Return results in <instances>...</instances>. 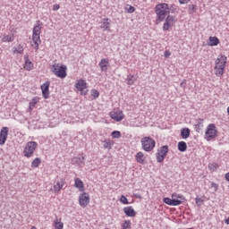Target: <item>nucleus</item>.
Wrapping results in <instances>:
<instances>
[{
	"mask_svg": "<svg viewBox=\"0 0 229 229\" xmlns=\"http://www.w3.org/2000/svg\"><path fill=\"white\" fill-rule=\"evenodd\" d=\"M182 199H183V195L174 192L172 199L165 197L163 199V201L165 205H169V207H178L182 205Z\"/></svg>",
	"mask_w": 229,
	"mask_h": 229,
	"instance_id": "5",
	"label": "nucleus"
},
{
	"mask_svg": "<svg viewBox=\"0 0 229 229\" xmlns=\"http://www.w3.org/2000/svg\"><path fill=\"white\" fill-rule=\"evenodd\" d=\"M51 72L55 74L57 78L64 80L67 78V65L60 64L58 63H54L50 67Z\"/></svg>",
	"mask_w": 229,
	"mask_h": 229,
	"instance_id": "4",
	"label": "nucleus"
},
{
	"mask_svg": "<svg viewBox=\"0 0 229 229\" xmlns=\"http://www.w3.org/2000/svg\"><path fill=\"white\" fill-rule=\"evenodd\" d=\"M40 101V98L38 97H34L29 103V108L27 109V112H29L30 114H31L33 112V109L35 108V106H37V105L39 103Z\"/></svg>",
	"mask_w": 229,
	"mask_h": 229,
	"instance_id": "17",
	"label": "nucleus"
},
{
	"mask_svg": "<svg viewBox=\"0 0 229 229\" xmlns=\"http://www.w3.org/2000/svg\"><path fill=\"white\" fill-rule=\"evenodd\" d=\"M227 114H228V115H229V106L227 107Z\"/></svg>",
	"mask_w": 229,
	"mask_h": 229,
	"instance_id": "47",
	"label": "nucleus"
},
{
	"mask_svg": "<svg viewBox=\"0 0 229 229\" xmlns=\"http://www.w3.org/2000/svg\"><path fill=\"white\" fill-rule=\"evenodd\" d=\"M89 203H90V195H89V193L82 191V193H81L79 195V205L80 207H82V208H85Z\"/></svg>",
	"mask_w": 229,
	"mask_h": 229,
	"instance_id": "13",
	"label": "nucleus"
},
{
	"mask_svg": "<svg viewBox=\"0 0 229 229\" xmlns=\"http://www.w3.org/2000/svg\"><path fill=\"white\" fill-rule=\"evenodd\" d=\"M225 180L226 182H229V173L225 174Z\"/></svg>",
	"mask_w": 229,
	"mask_h": 229,
	"instance_id": "45",
	"label": "nucleus"
},
{
	"mask_svg": "<svg viewBox=\"0 0 229 229\" xmlns=\"http://www.w3.org/2000/svg\"><path fill=\"white\" fill-rule=\"evenodd\" d=\"M208 46H210V47H215V46H219V38L216 36L212 37L210 36L209 38H208Z\"/></svg>",
	"mask_w": 229,
	"mask_h": 229,
	"instance_id": "23",
	"label": "nucleus"
},
{
	"mask_svg": "<svg viewBox=\"0 0 229 229\" xmlns=\"http://www.w3.org/2000/svg\"><path fill=\"white\" fill-rule=\"evenodd\" d=\"M228 62V57L225 55H220L215 60V76H217V78H221L223 74H225V70L226 69V64Z\"/></svg>",
	"mask_w": 229,
	"mask_h": 229,
	"instance_id": "3",
	"label": "nucleus"
},
{
	"mask_svg": "<svg viewBox=\"0 0 229 229\" xmlns=\"http://www.w3.org/2000/svg\"><path fill=\"white\" fill-rule=\"evenodd\" d=\"M30 229H37V227L36 226H32Z\"/></svg>",
	"mask_w": 229,
	"mask_h": 229,
	"instance_id": "48",
	"label": "nucleus"
},
{
	"mask_svg": "<svg viewBox=\"0 0 229 229\" xmlns=\"http://www.w3.org/2000/svg\"><path fill=\"white\" fill-rule=\"evenodd\" d=\"M111 119L116 123H121L124 119V113L122 110L114 109L109 113Z\"/></svg>",
	"mask_w": 229,
	"mask_h": 229,
	"instance_id": "14",
	"label": "nucleus"
},
{
	"mask_svg": "<svg viewBox=\"0 0 229 229\" xmlns=\"http://www.w3.org/2000/svg\"><path fill=\"white\" fill-rule=\"evenodd\" d=\"M191 0H179L180 4H187V3H190Z\"/></svg>",
	"mask_w": 229,
	"mask_h": 229,
	"instance_id": "44",
	"label": "nucleus"
},
{
	"mask_svg": "<svg viewBox=\"0 0 229 229\" xmlns=\"http://www.w3.org/2000/svg\"><path fill=\"white\" fill-rule=\"evenodd\" d=\"M23 69H25V71H31L33 69V63L30 61V58L28 56L25 57V64Z\"/></svg>",
	"mask_w": 229,
	"mask_h": 229,
	"instance_id": "24",
	"label": "nucleus"
},
{
	"mask_svg": "<svg viewBox=\"0 0 229 229\" xmlns=\"http://www.w3.org/2000/svg\"><path fill=\"white\" fill-rule=\"evenodd\" d=\"M155 13L157 24L164 22V21H165V17L171 13L169 11V4L165 3L157 4L155 7Z\"/></svg>",
	"mask_w": 229,
	"mask_h": 229,
	"instance_id": "1",
	"label": "nucleus"
},
{
	"mask_svg": "<svg viewBox=\"0 0 229 229\" xmlns=\"http://www.w3.org/2000/svg\"><path fill=\"white\" fill-rule=\"evenodd\" d=\"M156 144L157 142H155V140L149 137H144L141 139V146L144 151H153V149H155Z\"/></svg>",
	"mask_w": 229,
	"mask_h": 229,
	"instance_id": "7",
	"label": "nucleus"
},
{
	"mask_svg": "<svg viewBox=\"0 0 229 229\" xmlns=\"http://www.w3.org/2000/svg\"><path fill=\"white\" fill-rule=\"evenodd\" d=\"M53 10H54V12L60 10V4H54Z\"/></svg>",
	"mask_w": 229,
	"mask_h": 229,
	"instance_id": "43",
	"label": "nucleus"
},
{
	"mask_svg": "<svg viewBox=\"0 0 229 229\" xmlns=\"http://www.w3.org/2000/svg\"><path fill=\"white\" fill-rule=\"evenodd\" d=\"M22 53H24V47H22L21 45H19V46L13 50V54H14V55H22Z\"/></svg>",
	"mask_w": 229,
	"mask_h": 229,
	"instance_id": "34",
	"label": "nucleus"
},
{
	"mask_svg": "<svg viewBox=\"0 0 229 229\" xmlns=\"http://www.w3.org/2000/svg\"><path fill=\"white\" fill-rule=\"evenodd\" d=\"M65 187V178L57 177L53 183L52 188L50 189L51 192L54 194H58L62 189Z\"/></svg>",
	"mask_w": 229,
	"mask_h": 229,
	"instance_id": "9",
	"label": "nucleus"
},
{
	"mask_svg": "<svg viewBox=\"0 0 229 229\" xmlns=\"http://www.w3.org/2000/svg\"><path fill=\"white\" fill-rule=\"evenodd\" d=\"M183 85V82L181 83V87Z\"/></svg>",
	"mask_w": 229,
	"mask_h": 229,
	"instance_id": "49",
	"label": "nucleus"
},
{
	"mask_svg": "<svg viewBox=\"0 0 229 229\" xmlns=\"http://www.w3.org/2000/svg\"><path fill=\"white\" fill-rule=\"evenodd\" d=\"M42 26H44V24L40 21H38L33 27L32 41L30 42V46L33 47V49H35V51H38V47L40 44H42V40H40Z\"/></svg>",
	"mask_w": 229,
	"mask_h": 229,
	"instance_id": "2",
	"label": "nucleus"
},
{
	"mask_svg": "<svg viewBox=\"0 0 229 229\" xmlns=\"http://www.w3.org/2000/svg\"><path fill=\"white\" fill-rule=\"evenodd\" d=\"M178 149L181 152L187 151V143H185V141H179Z\"/></svg>",
	"mask_w": 229,
	"mask_h": 229,
	"instance_id": "33",
	"label": "nucleus"
},
{
	"mask_svg": "<svg viewBox=\"0 0 229 229\" xmlns=\"http://www.w3.org/2000/svg\"><path fill=\"white\" fill-rule=\"evenodd\" d=\"M54 228L64 229V222H62V218H55L54 220Z\"/></svg>",
	"mask_w": 229,
	"mask_h": 229,
	"instance_id": "25",
	"label": "nucleus"
},
{
	"mask_svg": "<svg viewBox=\"0 0 229 229\" xmlns=\"http://www.w3.org/2000/svg\"><path fill=\"white\" fill-rule=\"evenodd\" d=\"M51 85V82L49 81H46L41 85V91L43 94V98L45 99H47L49 98V87Z\"/></svg>",
	"mask_w": 229,
	"mask_h": 229,
	"instance_id": "16",
	"label": "nucleus"
},
{
	"mask_svg": "<svg viewBox=\"0 0 229 229\" xmlns=\"http://www.w3.org/2000/svg\"><path fill=\"white\" fill-rule=\"evenodd\" d=\"M164 56H165V58H169V56H171V51L165 50L164 52Z\"/></svg>",
	"mask_w": 229,
	"mask_h": 229,
	"instance_id": "42",
	"label": "nucleus"
},
{
	"mask_svg": "<svg viewBox=\"0 0 229 229\" xmlns=\"http://www.w3.org/2000/svg\"><path fill=\"white\" fill-rule=\"evenodd\" d=\"M136 198H139V199H141V197H140V196L136 195Z\"/></svg>",
	"mask_w": 229,
	"mask_h": 229,
	"instance_id": "46",
	"label": "nucleus"
},
{
	"mask_svg": "<svg viewBox=\"0 0 229 229\" xmlns=\"http://www.w3.org/2000/svg\"><path fill=\"white\" fill-rule=\"evenodd\" d=\"M75 89L81 92V96H87V94H89V89H87V81L85 80H78L75 83Z\"/></svg>",
	"mask_w": 229,
	"mask_h": 229,
	"instance_id": "11",
	"label": "nucleus"
},
{
	"mask_svg": "<svg viewBox=\"0 0 229 229\" xmlns=\"http://www.w3.org/2000/svg\"><path fill=\"white\" fill-rule=\"evenodd\" d=\"M103 146H104L105 149H112V146H114V141H112L110 140H105L103 141Z\"/></svg>",
	"mask_w": 229,
	"mask_h": 229,
	"instance_id": "31",
	"label": "nucleus"
},
{
	"mask_svg": "<svg viewBox=\"0 0 229 229\" xmlns=\"http://www.w3.org/2000/svg\"><path fill=\"white\" fill-rule=\"evenodd\" d=\"M108 64H110V61L106 58L101 59L98 65L102 71V72H106L108 71Z\"/></svg>",
	"mask_w": 229,
	"mask_h": 229,
	"instance_id": "21",
	"label": "nucleus"
},
{
	"mask_svg": "<svg viewBox=\"0 0 229 229\" xmlns=\"http://www.w3.org/2000/svg\"><path fill=\"white\" fill-rule=\"evenodd\" d=\"M42 164V159L40 157H36L32 162H31V167L32 169H37Z\"/></svg>",
	"mask_w": 229,
	"mask_h": 229,
	"instance_id": "29",
	"label": "nucleus"
},
{
	"mask_svg": "<svg viewBox=\"0 0 229 229\" xmlns=\"http://www.w3.org/2000/svg\"><path fill=\"white\" fill-rule=\"evenodd\" d=\"M135 160L138 164H141L142 165H144V164H146V156L143 152H138L135 155Z\"/></svg>",
	"mask_w": 229,
	"mask_h": 229,
	"instance_id": "22",
	"label": "nucleus"
},
{
	"mask_svg": "<svg viewBox=\"0 0 229 229\" xmlns=\"http://www.w3.org/2000/svg\"><path fill=\"white\" fill-rule=\"evenodd\" d=\"M37 148H38V143L36 141H29L25 145V148L23 149V156L26 158H31L33 157L35 151H37Z\"/></svg>",
	"mask_w": 229,
	"mask_h": 229,
	"instance_id": "6",
	"label": "nucleus"
},
{
	"mask_svg": "<svg viewBox=\"0 0 229 229\" xmlns=\"http://www.w3.org/2000/svg\"><path fill=\"white\" fill-rule=\"evenodd\" d=\"M8 140V127H3L0 131V146H4Z\"/></svg>",
	"mask_w": 229,
	"mask_h": 229,
	"instance_id": "15",
	"label": "nucleus"
},
{
	"mask_svg": "<svg viewBox=\"0 0 229 229\" xmlns=\"http://www.w3.org/2000/svg\"><path fill=\"white\" fill-rule=\"evenodd\" d=\"M191 136V130L189 128H182L181 131V137L183 139H189Z\"/></svg>",
	"mask_w": 229,
	"mask_h": 229,
	"instance_id": "26",
	"label": "nucleus"
},
{
	"mask_svg": "<svg viewBox=\"0 0 229 229\" xmlns=\"http://www.w3.org/2000/svg\"><path fill=\"white\" fill-rule=\"evenodd\" d=\"M15 40V36L13 34L4 35L2 38V42H13Z\"/></svg>",
	"mask_w": 229,
	"mask_h": 229,
	"instance_id": "30",
	"label": "nucleus"
},
{
	"mask_svg": "<svg viewBox=\"0 0 229 229\" xmlns=\"http://www.w3.org/2000/svg\"><path fill=\"white\" fill-rule=\"evenodd\" d=\"M91 96L92 98H94V99H98V98H99V91H98L97 89H92Z\"/></svg>",
	"mask_w": 229,
	"mask_h": 229,
	"instance_id": "39",
	"label": "nucleus"
},
{
	"mask_svg": "<svg viewBox=\"0 0 229 229\" xmlns=\"http://www.w3.org/2000/svg\"><path fill=\"white\" fill-rule=\"evenodd\" d=\"M216 137H217V129L216 128V124L210 123L206 129L205 139L210 142V140H213Z\"/></svg>",
	"mask_w": 229,
	"mask_h": 229,
	"instance_id": "8",
	"label": "nucleus"
},
{
	"mask_svg": "<svg viewBox=\"0 0 229 229\" xmlns=\"http://www.w3.org/2000/svg\"><path fill=\"white\" fill-rule=\"evenodd\" d=\"M125 11L127 12V13H133V12H135V7L130 4H126Z\"/></svg>",
	"mask_w": 229,
	"mask_h": 229,
	"instance_id": "36",
	"label": "nucleus"
},
{
	"mask_svg": "<svg viewBox=\"0 0 229 229\" xmlns=\"http://www.w3.org/2000/svg\"><path fill=\"white\" fill-rule=\"evenodd\" d=\"M120 201L123 203V205H129L130 204V202L128 201V199L124 195L121 196Z\"/></svg>",
	"mask_w": 229,
	"mask_h": 229,
	"instance_id": "38",
	"label": "nucleus"
},
{
	"mask_svg": "<svg viewBox=\"0 0 229 229\" xmlns=\"http://www.w3.org/2000/svg\"><path fill=\"white\" fill-rule=\"evenodd\" d=\"M111 22L112 21L108 18L103 19L100 25L101 30H104V31H110Z\"/></svg>",
	"mask_w": 229,
	"mask_h": 229,
	"instance_id": "20",
	"label": "nucleus"
},
{
	"mask_svg": "<svg viewBox=\"0 0 229 229\" xmlns=\"http://www.w3.org/2000/svg\"><path fill=\"white\" fill-rule=\"evenodd\" d=\"M189 12L190 13H194V12H196V5L191 4L189 8Z\"/></svg>",
	"mask_w": 229,
	"mask_h": 229,
	"instance_id": "41",
	"label": "nucleus"
},
{
	"mask_svg": "<svg viewBox=\"0 0 229 229\" xmlns=\"http://www.w3.org/2000/svg\"><path fill=\"white\" fill-rule=\"evenodd\" d=\"M211 187L214 189L215 192H217V190L219 189V184L216 182H211Z\"/></svg>",
	"mask_w": 229,
	"mask_h": 229,
	"instance_id": "40",
	"label": "nucleus"
},
{
	"mask_svg": "<svg viewBox=\"0 0 229 229\" xmlns=\"http://www.w3.org/2000/svg\"><path fill=\"white\" fill-rule=\"evenodd\" d=\"M111 137H113V139H121V131H114L111 133Z\"/></svg>",
	"mask_w": 229,
	"mask_h": 229,
	"instance_id": "37",
	"label": "nucleus"
},
{
	"mask_svg": "<svg viewBox=\"0 0 229 229\" xmlns=\"http://www.w3.org/2000/svg\"><path fill=\"white\" fill-rule=\"evenodd\" d=\"M123 212L128 217H135L137 216V212H135V209L131 206L123 208Z\"/></svg>",
	"mask_w": 229,
	"mask_h": 229,
	"instance_id": "19",
	"label": "nucleus"
},
{
	"mask_svg": "<svg viewBox=\"0 0 229 229\" xmlns=\"http://www.w3.org/2000/svg\"><path fill=\"white\" fill-rule=\"evenodd\" d=\"M122 229H131V221L124 220L122 225Z\"/></svg>",
	"mask_w": 229,
	"mask_h": 229,
	"instance_id": "35",
	"label": "nucleus"
},
{
	"mask_svg": "<svg viewBox=\"0 0 229 229\" xmlns=\"http://www.w3.org/2000/svg\"><path fill=\"white\" fill-rule=\"evenodd\" d=\"M127 85H133L137 81V77L133 74H129L126 79Z\"/></svg>",
	"mask_w": 229,
	"mask_h": 229,
	"instance_id": "27",
	"label": "nucleus"
},
{
	"mask_svg": "<svg viewBox=\"0 0 229 229\" xmlns=\"http://www.w3.org/2000/svg\"><path fill=\"white\" fill-rule=\"evenodd\" d=\"M74 187L75 189H78L80 192H85V184L83 183V181H81V179H74Z\"/></svg>",
	"mask_w": 229,
	"mask_h": 229,
	"instance_id": "18",
	"label": "nucleus"
},
{
	"mask_svg": "<svg viewBox=\"0 0 229 229\" xmlns=\"http://www.w3.org/2000/svg\"><path fill=\"white\" fill-rule=\"evenodd\" d=\"M183 85V82L181 83V87Z\"/></svg>",
	"mask_w": 229,
	"mask_h": 229,
	"instance_id": "50",
	"label": "nucleus"
},
{
	"mask_svg": "<svg viewBox=\"0 0 229 229\" xmlns=\"http://www.w3.org/2000/svg\"><path fill=\"white\" fill-rule=\"evenodd\" d=\"M73 163L78 164V165L85 164V156L82 155L81 157H74Z\"/></svg>",
	"mask_w": 229,
	"mask_h": 229,
	"instance_id": "32",
	"label": "nucleus"
},
{
	"mask_svg": "<svg viewBox=\"0 0 229 229\" xmlns=\"http://www.w3.org/2000/svg\"><path fill=\"white\" fill-rule=\"evenodd\" d=\"M177 21L176 16L168 14L167 17L165 18V22L163 24L164 31H169V30H171V28L176 24Z\"/></svg>",
	"mask_w": 229,
	"mask_h": 229,
	"instance_id": "10",
	"label": "nucleus"
},
{
	"mask_svg": "<svg viewBox=\"0 0 229 229\" xmlns=\"http://www.w3.org/2000/svg\"><path fill=\"white\" fill-rule=\"evenodd\" d=\"M167 153H169V147L166 145L161 147L157 152V161L159 163L164 162L165 157H167Z\"/></svg>",
	"mask_w": 229,
	"mask_h": 229,
	"instance_id": "12",
	"label": "nucleus"
},
{
	"mask_svg": "<svg viewBox=\"0 0 229 229\" xmlns=\"http://www.w3.org/2000/svg\"><path fill=\"white\" fill-rule=\"evenodd\" d=\"M208 167L209 169V171H211V173H216V171H217V169H219V165L217 163H209L208 165Z\"/></svg>",
	"mask_w": 229,
	"mask_h": 229,
	"instance_id": "28",
	"label": "nucleus"
}]
</instances>
